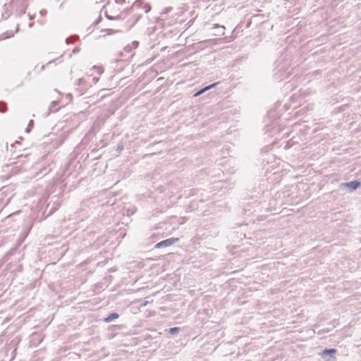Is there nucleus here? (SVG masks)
<instances>
[{
	"mask_svg": "<svg viewBox=\"0 0 361 361\" xmlns=\"http://www.w3.org/2000/svg\"><path fill=\"white\" fill-rule=\"evenodd\" d=\"M179 240L178 238H171L166 239L164 240H162L158 243H157L154 246L155 248H162V247H166L172 245L175 243H177Z\"/></svg>",
	"mask_w": 361,
	"mask_h": 361,
	"instance_id": "obj_1",
	"label": "nucleus"
},
{
	"mask_svg": "<svg viewBox=\"0 0 361 361\" xmlns=\"http://www.w3.org/2000/svg\"><path fill=\"white\" fill-rule=\"evenodd\" d=\"M361 183L357 180H353L348 183H341V187L347 188L349 189L350 192H353L359 186H360Z\"/></svg>",
	"mask_w": 361,
	"mask_h": 361,
	"instance_id": "obj_2",
	"label": "nucleus"
},
{
	"mask_svg": "<svg viewBox=\"0 0 361 361\" xmlns=\"http://www.w3.org/2000/svg\"><path fill=\"white\" fill-rule=\"evenodd\" d=\"M143 4H144L143 0H136L131 6V7L130 8V11L131 13H133L137 10H142Z\"/></svg>",
	"mask_w": 361,
	"mask_h": 361,
	"instance_id": "obj_3",
	"label": "nucleus"
},
{
	"mask_svg": "<svg viewBox=\"0 0 361 361\" xmlns=\"http://www.w3.org/2000/svg\"><path fill=\"white\" fill-rule=\"evenodd\" d=\"M217 84H218V82H215V83H213V84H212V85H209V86H207V87H205L204 88H203V89H202V90H199L198 92H197L196 93H195L193 96H194V97H198V96H200V94H202L203 92H204L205 91H207V90H209V89H211V88H212V87H215Z\"/></svg>",
	"mask_w": 361,
	"mask_h": 361,
	"instance_id": "obj_4",
	"label": "nucleus"
},
{
	"mask_svg": "<svg viewBox=\"0 0 361 361\" xmlns=\"http://www.w3.org/2000/svg\"><path fill=\"white\" fill-rule=\"evenodd\" d=\"M119 317L118 314V313H116V312H114V313H111L110 314L108 315V317H106L104 321L106 323H109V322H111V321H113L114 319H118Z\"/></svg>",
	"mask_w": 361,
	"mask_h": 361,
	"instance_id": "obj_5",
	"label": "nucleus"
},
{
	"mask_svg": "<svg viewBox=\"0 0 361 361\" xmlns=\"http://www.w3.org/2000/svg\"><path fill=\"white\" fill-rule=\"evenodd\" d=\"M336 353V350L334 348L331 349H325L322 353V355L324 356L326 355H330L331 357H333Z\"/></svg>",
	"mask_w": 361,
	"mask_h": 361,
	"instance_id": "obj_6",
	"label": "nucleus"
},
{
	"mask_svg": "<svg viewBox=\"0 0 361 361\" xmlns=\"http://www.w3.org/2000/svg\"><path fill=\"white\" fill-rule=\"evenodd\" d=\"M58 104V102L57 101H53L51 103V105L49 106V114H51V113H53V112H56L58 111V108H56V105Z\"/></svg>",
	"mask_w": 361,
	"mask_h": 361,
	"instance_id": "obj_7",
	"label": "nucleus"
},
{
	"mask_svg": "<svg viewBox=\"0 0 361 361\" xmlns=\"http://www.w3.org/2000/svg\"><path fill=\"white\" fill-rule=\"evenodd\" d=\"M142 16L140 14L135 13L133 16L131 21L132 24L130 25V27L133 26L138 20L141 18Z\"/></svg>",
	"mask_w": 361,
	"mask_h": 361,
	"instance_id": "obj_8",
	"label": "nucleus"
},
{
	"mask_svg": "<svg viewBox=\"0 0 361 361\" xmlns=\"http://www.w3.org/2000/svg\"><path fill=\"white\" fill-rule=\"evenodd\" d=\"M180 329L179 327H173V328H170L169 329H168L167 331L171 334H177L178 333H179Z\"/></svg>",
	"mask_w": 361,
	"mask_h": 361,
	"instance_id": "obj_9",
	"label": "nucleus"
},
{
	"mask_svg": "<svg viewBox=\"0 0 361 361\" xmlns=\"http://www.w3.org/2000/svg\"><path fill=\"white\" fill-rule=\"evenodd\" d=\"M78 39V37L76 35L71 36V37L66 39V44H70V43H72V42L76 41Z\"/></svg>",
	"mask_w": 361,
	"mask_h": 361,
	"instance_id": "obj_10",
	"label": "nucleus"
},
{
	"mask_svg": "<svg viewBox=\"0 0 361 361\" xmlns=\"http://www.w3.org/2000/svg\"><path fill=\"white\" fill-rule=\"evenodd\" d=\"M216 39H207L204 41H202L200 42V44H216Z\"/></svg>",
	"mask_w": 361,
	"mask_h": 361,
	"instance_id": "obj_11",
	"label": "nucleus"
},
{
	"mask_svg": "<svg viewBox=\"0 0 361 361\" xmlns=\"http://www.w3.org/2000/svg\"><path fill=\"white\" fill-rule=\"evenodd\" d=\"M142 10L145 13H147L151 10V6L149 4L144 2Z\"/></svg>",
	"mask_w": 361,
	"mask_h": 361,
	"instance_id": "obj_12",
	"label": "nucleus"
},
{
	"mask_svg": "<svg viewBox=\"0 0 361 361\" xmlns=\"http://www.w3.org/2000/svg\"><path fill=\"white\" fill-rule=\"evenodd\" d=\"M108 90H106V89H102V90H101L98 92L97 96H98V97H99V100L103 99L106 96V94H102V93H103V92L108 91Z\"/></svg>",
	"mask_w": 361,
	"mask_h": 361,
	"instance_id": "obj_13",
	"label": "nucleus"
},
{
	"mask_svg": "<svg viewBox=\"0 0 361 361\" xmlns=\"http://www.w3.org/2000/svg\"><path fill=\"white\" fill-rule=\"evenodd\" d=\"M85 85V81L82 78H79L75 82V85L82 86Z\"/></svg>",
	"mask_w": 361,
	"mask_h": 361,
	"instance_id": "obj_14",
	"label": "nucleus"
},
{
	"mask_svg": "<svg viewBox=\"0 0 361 361\" xmlns=\"http://www.w3.org/2000/svg\"><path fill=\"white\" fill-rule=\"evenodd\" d=\"M6 104L4 102H0V112L4 113L6 111Z\"/></svg>",
	"mask_w": 361,
	"mask_h": 361,
	"instance_id": "obj_15",
	"label": "nucleus"
},
{
	"mask_svg": "<svg viewBox=\"0 0 361 361\" xmlns=\"http://www.w3.org/2000/svg\"><path fill=\"white\" fill-rule=\"evenodd\" d=\"M32 126H33V121L30 120L28 123V126L26 128V133H29L30 131V128H32Z\"/></svg>",
	"mask_w": 361,
	"mask_h": 361,
	"instance_id": "obj_16",
	"label": "nucleus"
},
{
	"mask_svg": "<svg viewBox=\"0 0 361 361\" xmlns=\"http://www.w3.org/2000/svg\"><path fill=\"white\" fill-rule=\"evenodd\" d=\"M85 90H86V87H85L84 88L83 87H81V88L78 87V88L76 89V91L78 92V94L80 95H82V94H84Z\"/></svg>",
	"mask_w": 361,
	"mask_h": 361,
	"instance_id": "obj_17",
	"label": "nucleus"
},
{
	"mask_svg": "<svg viewBox=\"0 0 361 361\" xmlns=\"http://www.w3.org/2000/svg\"><path fill=\"white\" fill-rule=\"evenodd\" d=\"M106 31L107 32L108 35L114 34L118 32V31L112 30V29H107V30H106Z\"/></svg>",
	"mask_w": 361,
	"mask_h": 361,
	"instance_id": "obj_18",
	"label": "nucleus"
},
{
	"mask_svg": "<svg viewBox=\"0 0 361 361\" xmlns=\"http://www.w3.org/2000/svg\"><path fill=\"white\" fill-rule=\"evenodd\" d=\"M123 149V145H118L117 147V151L118 152H121Z\"/></svg>",
	"mask_w": 361,
	"mask_h": 361,
	"instance_id": "obj_19",
	"label": "nucleus"
},
{
	"mask_svg": "<svg viewBox=\"0 0 361 361\" xmlns=\"http://www.w3.org/2000/svg\"><path fill=\"white\" fill-rule=\"evenodd\" d=\"M105 16L108 20H114L116 19V18L112 17L107 14V13H105Z\"/></svg>",
	"mask_w": 361,
	"mask_h": 361,
	"instance_id": "obj_20",
	"label": "nucleus"
},
{
	"mask_svg": "<svg viewBox=\"0 0 361 361\" xmlns=\"http://www.w3.org/2000/svg\"><path fill=\"white\" fill-rule=\"evenodd\" d=\"M138 44H139V43H138V42H137V41H134V42H133L132 44H133V48H134V49L137 48V47L138 46Z\"/></svg>",
	"mask_w": 361,
	"mask_h": 361,
	"instance_id": "obj_21",
	"label": "nucleus"
},
{
	"mask_svg": "<svg viewBox=\"0 0 361 361\" xmlns=\"http://www.w3.org/2000/svg\"><path fill=\"white\" fill-rule=\"evenodd\" d=\"M148 303H149V301H147V300H145V301H143V302L141 303V305H141V307H145V306H147V304H148Z\"/></svg>",
	"mask_w": 361,
	"mask_h": 361,
	"instance_id": "obj_22",
	"label": "nucleus"
},
{
	"mask_svg": "<svg viewBox=\"0 0 361 361\" xmlns=\"http://www.w3.org/2000/svg\"><path fill=\"white\" fill-rule=\"evenodd\" d=\"M79 51H80V49L78 47H75L73 49V53L76 54V53L79 52Z\"/></svg>",
	"mask_w": 361,
	"mask_h": 361,
	"instance_id": "obj_23",
	"label": "nucleus"
},
{
	"mask_svg": "<svg viewBox=\"0 0 361 361\" xmlns=\"http://www.w3.org/2000/svg\"><path fill=\"white\" fill-rule=\"evenodd\" d=\"M101 20V17H98V18L94 21V24L97 25L98 24Z\"/></svg>",
	"mask_w": 361,
	"mask_h": 361,
	"instance_id": "obj_24",
	"label": "nucleus"
},
{
	"mask_svg": "<svg viewBox=\"0 0 361 361\" xmlns=\"http://www.w3.org/2000/svg\"><path fill=\"white\" fill-rule=\"evenodd\" d=\"M46 13H47V11H46V10H42V11H40V14H41L42 16H44V15H46Z\"/></svg>",
	"mask_w": 361,
	"mask_h": 361,
	"instance_id": "obj_25",
	"label": "nucleus"
},
{
	"mask_svg": "<svg viewBox=\"0 0 361 361\" xmlns=\"http://www.w3.org/2000/svg\"><path fill=\"white\" fill-rule=\"evenodd\" d=\"M92 80H93L94 83H97V81L99 80V78H98L94 77V78H92Z\"/></svg>",
	"mask_w": 361,
	"mask_h": 361,
	"instance_id": "obj_26",
	"label": "nucleus"
},
{
	"mask_svg": "<svg viewBox=\"0 0 361 361\" xmlns=\"http://www.w3.org/2000/svg\"><path fill=\"white\" fill-rule=\"evenodd\" d=\"M172 8L171 7H169V8H166L165 9V13H167V12H170L171 11Z\"/></svg>",
	"mask_w": 361,
	"mask_h": 361,
	"instance_id": "obj_27",
	"label": "nucleus"
},
{
	"mask_svg": "<svg viewBox=\"0 0 361 361\" xmlns=\"http://www.w3.org/2000/svg\"><path fill=\"white\" fill-rule=\"evenodd\" d=\"M192 23H193V20H190V21H188V26H190L192 24Z\"/></svg>",
	"mask_w": 361,
	"mask_h": 361,
	"instance_id": "obj_28",
	"label": "nucleus"
},
{
	"mask_svg": "<svg viewBox=\"0 0 361 361\" xmlns=\"http://www.w3.org/2000/svg\"><path fill=\"white\" fill-rule=\"evenodd\" d=\"M117 2L122 4L125 2V0H118Z\"/></svg>",
	"mask_w": 361,
	"mask_h": 361,
	"instance_id": "obj_29",
	"label": "nucleus"
},
{
	"mask_svg": "<svg viewBox=\"0 0 361 361\" xmlns=\"http://www.w3.org/2000/svg\"><path fill=\"white\" fill-rule=\"evenodd\" d=\"M32 25H33V23H30V24H29V27H32Z\"/></svg>",
	"mask_w": 361,
	"mask_h": 361,
	"instance_id": "obj_30",
	"label": "nucleus"
},
{
	"mask_svg": "<svg viewBox=\"0 0 361 361\" xmlns=\"http://www.w3.org/2000/svg\"><path fill=\"white\" fill-rule=\"evenodd\" d=\"M219 27H221V29L224 30V26H220Z\"/></svg>",
	"mask_w": 361,
	"mask_h": 361,
	"instance_id": "obj_31",
	"label": "nucleus"
},
{
	"mask_svg": "<svg viewBox=\"0 0 361 361\" xmlns=\"http://www.w3.org/2000/svg\"><path fill=\"white\" fill-rule=\"evenodd\" d=\"M33 18H34V17H32V16H30V19H31V20H32V19H33Z\"/></svg>",
	"mask_w": 361,
	"mask_h": 361,
	"instance_id": "obj_32",
	"label": "nucleus"
},
{
	"mask_svg": "<svg viewBox=\"0 0 361 361\" xmlns=\"http://www.w3.org/2000/svg\"><path fill=\"white\" fill-rule=\"evenodd\" d=\"M52 61H49L47 65L50 64Z\"/></svg>",
	"mask_w": 361,
	"mask_h": 361,
	"instance_id": "obj_33",
	"label": "nucleus"
}]
</instances>
